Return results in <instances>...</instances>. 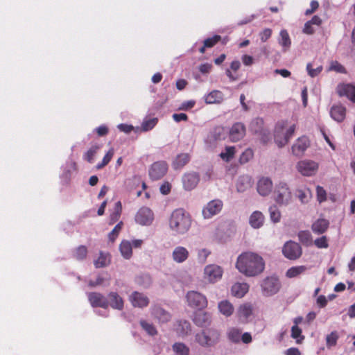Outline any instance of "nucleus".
<instances>
[{
    "label": "nucleus",
    "instance_id": "1",
    "mask_svg": "<svg viewBox=\"0 0 355 355\" xmlns=\"http://www.w3.org/2000/svg\"><path fill=\"white\" fill-rule=\"evenodd\" d=\"M236 268L246 277H256L263 272L265 261L258 254L245 252L238 257Z\"/></svg>",
    "mask_w": 355,
    "mask_h": 355
},
{
    "label": "nucleus",
    "instance_id": "2",
    "mask_svg": "<svg viewBox=\"0 0 355 355\" xmlns=\"http://www.w3.org/2000/svg\"><path fill=\"white\" fill-rule=\"evenodd\" d=\"M191 225V216L184 209H176L172 212L169 219V227L172 231L177 234H184Z\"/></svg>",
    "mask_w": 355,
    "mask_h": 355
},
{
    "label": "nucleus",
    "instance_id": "3",
    "mask_svg": "<svg viewBox=\"0 0 355 355\" xmlns=\"http://www.w3.org/2000/svg\"><path fill=\"white\" fill-rule=\"evenodd\" d=\"M195 342L203 348L214 347L220 340V331L214 327H205L195 334Z\"/></svg>",
    "mask_w": 355,
    "mask_h": 355
},
{
    "label": "nucleus",
    "instance_id": "4",
    "mask_svg": "<svg viewBox=\"0 0 355 355\" xmlns=\"http://www.w3.org/2000/svg\"><path fill=\"white\" fill-rule=\"evenodd\" d=\"M275 195V201L279 205H288L292 199L291 190L285 182H279L276 186Z\"/></svg>",
    "mask_w": 355,
    "mask_h": 355
},
{
    "label": "nucleus",
    "instance_id": "5",
    "mask_svg": "<svg viewBox=\"0 0 355 355\" xmlns=\"http://www.w3.org/2000/svg\"><path fill=\"white\" fill-rule=\"evenodd\" d=\"M189 306L197 309H202L207 306L206 297L199 292L191 291L186 295Z\"/></svg>",
    "mask_w": 355,
    "mask_h": 355
},
{
    "label": "nucleus",
    "instance_id": "6",
    "mask_svg": "<svg viewBox=\"0 0 355 355\" xmlns=\"http://www.w3.org/2000/svg\"><path fill=\"white\" fill-rule=\"evenodd\" d=\"M168 169V166L166 162H155L153 164H152L149 168V177L153 181L160 180L166 174Z\"/></svg>",
    "mask_w": 355,
    "mask_h": 355
},
{
    "label": "nucleus",
    "instance_id": "7",
    "mask_svg": "<svg viewBox=\"0 0 355 355\" xmlns=\"http://www.w3.org/2000/svg\"><path fill=\"white\" fill-rule=\"evenodd\" d=\"M282 253L286 258L290 260H296L302 256V250L299 243L289 241L284 244Z\"/></svg>",
    "mask_w": 355,
    "mask_h": 355
},
{
    "label": "nucleus",
    "instance_id": "8",
    "mask_svg": "<svg viewBox=\"0 0 355 355\" xmlns=\"http://www.w3.org/2000/svg\"><path fill=\"white\" fill-rule=\"evenodd\" d=\"M297 169L304 176H312L318 171V164L311 160L300 161Z\"/></svg>",
    "mask_w": 355,
    "mask_h": 355
},
{
    "label": "nucleus",
    "instance_id": "9",
    "mask_svg": "<svg viewBox=\"0 0 355 355\" xmlns=\"http://www.w3.org/2000/svg\"><path fill=\"white\" fill-rule=\"evenodd\" d=\"M261 286L264 295H272L279 291L280 283L277 278L268 277L263 280Z\"/></svg>",
    "mask_w": 355,
    "mask_h": 355
},
{
    "label": "nucleus",
    "instance_id": "10",
    "mask_svg": "<svg viewBox=\"0 0 355 355\" xmlns=\"http://www.w3.org/2000/svg\"><path fill=\"white\" fill-rule=\"evenodd\" d=\"M223 269L215 264L208 265L204 270V277L210 283H214L220 279L223 275Z\"/></svg>",
    "mask_w": 355,
    "mask_h": 355
},
{
    "label": "nucleus",
    "instance_id": "11",
    "mask_svg": "<svg viewBox=\"0 0 355 355\" xmlns=\"http://www.w3.org/2000/svg\"><path fill=\"white\" fill-rule=\"evenodd\" d=\"M223 206V202L220 200H211L202 209L204 218H210L216 215L221 211Z\"/></svg>",
    "mask_w": 355,
    "mask_h": 355
},
{
    "label": "nucleus",
    "instance_id": "12",
    "mask_svg": "<svg viewBox=\"0 0 355 355\" xmlns=\"http://www.w3.org/2000/svg\"><path fill=\"white\" fill-rule=\"evenodd\" d=\"M153 220V213L148 207H141L135 216V221L141 225H149Z\"/></svg>",
    "mask_w": 355,
    "mask_h": 355
},
{
    "label": "nucleus",
    "instance_id": "13",
    "mask_svg": "<svg viewBox=\"0 0 355 355\" xmlns=\"http://www.w3.org/2000/svg\"><path fill=\"white\" fill-rule=\"evenodd\" d=\"M245 126L241 122L232 125L229 131V138L231 141L236 142L242 139L245 135Z\"/></svg>",
    "mask_w": 355,
    "mask_h": 355
},
{
    "label": "nucleus",
    "instance_id": "14",
    "mask_svg": "<svg viewBox=\"0 0 355 355\" xmlns=\"http://www.w3.org/2000/svg\"><path fill=\"white\" fill-rule=\"evenodd\" d=\"M87 297L92 307L108 308V301L103 294L98 292H90L87 294Z\"/></svg>",
    "mask_w": 355,
    "mask_h": 355
},
{
    "label": "nucleus",
    "instance_id": "15",
    "mask_svg": "<svg viewBox=\"0 0 355 355\" xmlns=\"http://www.w3.org/2000/svg\"><path fill=\"white\" fill-rule=\"evenodd\" d=\"M151 314L159 323H166L171 318L170 313L158 305H155L151 308Z\"/></svg>",
    "mask_w": 355,
    "mask_h": 355
},
{
    "label": "nucleus",
    "instance_id": "16",
    "mask_svg": "<svg viewBox=\"0 0 355 355\" xmlns=\"http://www.w3.org/2000/svg\"><path fill=\"white\" fill-rule=\"evenodd\" d=\"M130 301L133 306L144 308L148 305V297L141 293L137 291L133 292L130 296Z\"/></svg>",
    "mask_w": 355,
    "mask_h": 355
},
{
    "label": "nucleus",
    "instance_id": "17",
    "mask_svg": "<svg viewBox=\"0 0 355 355\" xmlns=\"http://www.w3.org/2000/svg\"><path fill=\"white\" fill-rule=\"evenodd\" d=\"M200 178L196 173H188L182 177L183 187L186 190L194 189L198 184Z\"/></svg>",
    "mask_w": 355,
    "mask_h": 355
},
{
    "label": "nucleus",
    "instance_id": "18",
    "mask_svg": "<svg viewBox=\"0 0 355 355\" xmlns=\"http://www.w3.org/2000/svg\"><path fill=\"white\" fill-rule=\"evenodd\" d=\"M257 189L261 196H268L272 191V182L269 178L263 177L259 180Z\"/></svg>",
    "mask_w": 355,
    "mask_h": 355
},
{
    "label": "nucleus",
    "instance_id": "19",
    "mask_svg": "<svg viewBox=\"0 0 355 355\" xmlns=\"http://www.w3.org/2000/svg\"><path fill=\"white\" fill-rule=\"evenodd\" d=\"M108 306L121 311L124 307L123 298L116 292H110L107 295Z\"/></svg>",
    "mask_w": 355,
    "mask_h": 355
},
{
    "label": "nucleus",
    "instance_id": "20",
    "mask_svg": "<svg viewBox=\"0 0 355 355\" xmlns=\"http://www.w3.org/2000/svg\"><path fill=\"white\" fill-rule=\"evenodd\" d=\"M309 146V140L306 137L299 138L297 142L292 146V152L296 156H301Z\"/></svg>",
    "mask_w": 355,
    "mask_h": 355
},
{
    "label": "nucleus",
    "instance_id": "21",
    "mask_svg": "<svg viewBox=\"0 0 355 355\" xmlns=\"http://www.w3.org/2000/svg\"><path fill=\"white\" fill-rule=\"evenodd\" d=\"M340 96H347L350 101L355 103V86L350 84L340 85L338 89Z\"/></svg>",
    "mask_w": 355,
    "mask_h": 355
},
{
    "label": "nucleus",
    "instance_id": "22",
    "mask_svg": "<svg viewBox=\"0 0 355 355\" xmlns=\"http://www.w3.org/2000/svg\"><path fill=\"white\" fill-rule=\"evenodd\" d=\"M330 114L335 121L342 122L346 116V108L342 105H334L331 108Z\"/></svg>",
    "mask_w": 355,
    "mask_h": 355
},
{
    "label": "nucleus",
    "instance_id": "23",
    "mask_svg": "<svg viewBox=\"0 0 355 355\" xmlns=\"http://www.w3.org/2000/svg\"><path fill=\"white\" fill-rule=\"evenodd\" d=\"M265 217L259 211H254L252 213L249 218L250 226L254 229H259L263 226Z\"/></svg>",
    "mask_w": 355,
    "mask_h": 355
},
{
    "label": "nucleus",
    "instance_id": "24",
    "mask_svg": "<svg viewBox=\"0 0 355 355\" xmlns=\"http://www.w3.org/2000/svg\"><path fill=\"white\" fill-rule=\"evenodd\" d=\"M189 251L182 246L176 247L172 254L173 259L176 263H182L189 257Z\"/></svg>",
    "mask_w": 355,
    "mask_h": 355
},
{
    "label": "nucleus",
    "instance_id": "25",
    "mask_svg": "<svg viewBox=\"0 0 355 355\" xmlns=\"http://www.w3.org/2000/svg\"><path fill=\"white\" fill-rule=\"evenodd\" d=\"M329 226V222L324 218H319L315 220L311 225L312 231L317 234L324 233Z\"/></svg>",
    "mask_w": 355,
    "mask_h": 355
},
{
    "label": "nucleus",
    "instance_id": "26",
    "mask_svg": "<svg viewBox=\"0 0 355 355\" xmlns=\"http://www.w3.org/2000/svg\"><path fill=\"white\" fill-rule=\"evenodd\" d=\"M211 318L210 314L206 312L196 313L193 318L194 323L198 327H205L211 323Z\"/></svg>",
    "mask_w": 355,
    "mask_h": 355
},
{
    "label": "nucleus",
    "instance_id": "27",
    "mask_svg": "<svg viewBox=\"0 0 355 355\" xmlns=\"http://www.w3.org/2000/svg\"><path fill=\"white\" fill-rule=\"evenodd\" d=\"M189 160L190 155L189 153H180L178 155L173 161V168L175 170L181 169L189 162Z\"/></svg>",
    "mask_w": 355,
    "mask_h": 355
},
{
    "label": "nucleus",
    "instance_id": "28",
    "mask_svg": "<svg viewBox=\"0 0 355 355\" xmlns=\"http://www.w3.org/2000/svg\"><path fill=\"white\" fill-rule=\"evenodd\" d=\"M252 314V306L250 304H244L240 306L237 315L243 322H246L248 318Z\"/></svg>",
    "mask_w": 355,
    "mask_h": 355
},
{
    "label": "nucleus",
    "instance_id": "29",
    "mask_svg": "<svg viewBox=\"0 0 355 355\" xmlns=\"http://www.w3.org/2000/svg\"><path fill=\"white\" fill-rule=\"evenodd\" d=\"M249 286L246 283H236L232 287V293L236 297H242L248 291Z\"/></svg>",
    "mask_w": 355,
    "mask_h": 355
},
{
    "label": "nucleus",
    "instance_id": "30",
    "mask_svg": "<svg viewBox=\"0 0 355 355\" xmlns=\"http://www.w3.org/2000/svg\"><path fill=\"white\" fill-rule=\"evenodd\" d=\"M207 104L220 103L223 100V94L219 90H213L205 96Z\"/></svg>",
    "mask_w": 355,
    "mask_h": 355
},
{
    "label": "nucleus",
    "instance_id": "31",
    "mask_svg": "<svg viewBox=\"0 0 355 355\" xmlns=\"http://www.w3.org/2000/svg\"><path fill=\"white\" fill-rule=\"evenodd\" d=\"M227 338L233 343H239L241 341V329L238 327H230L227 329Z\"/></svg>",
    "mask_w": 355,
    "mask_h": 355
},
{
    "label": "nucleus",
    "instance_id": "32",
    "mask_svg": "<svg viewBox=\"0 0 355 355\" xmlns=\"http://www.w3.org/2000/svg\"><path fill=\"white\" fill-rule=\"evenodd\" d=\"M119 250L123 257L126 259H129L132 255V244L129 241H122L119 245Z\"/></svg>",
    "mask_w": 355,
    "mask_h": 355
},
{
    "label": "nucleus",
    "instance_id": "33",
    "mask_svg": "<svg viewBox=\"0 0 355 355\" xmlns=\"http://www.w3.org/2000/svg\"><path fill=\"white\" fill-rule=\"evenodd\" d=\"M295 130V125L293 124L289 127L286 133L284 136V141H279V132H276L275 135V141L277 146L280 148L284 146L289 141L290 138L293 136Z\"/></svg>",
    "mask_w": 355,
    "mask_h": 355
},
{
    "label": "nucleus",
    "instance_id": "34",
    "mask_svg": "<svg viewBox=\"0 0 355 355\" xmlns=\"http://www.w3.org/2000/svg\"><path fill=\"white\" fill-rule=\"evenodd\" d=\"M308 269L306 266H293L287 270L286 276L288 278H295L304 273Z\"/></svg>",
    "mask_w": 355,
    "mask_h": 355
},
{
    "label": "nucleus",
    "instance_id": "35",
    "mask_svg": "<svg viewBox=\"0 0 355 355\" xmlns=\"http://www.w3.org/2000/svg\"><path fill=\"white\" fill-rule=\"evenodd\" d=\"M110 263V255L109 253L100 252L99 256L94 261V264L96 268H103L109 265Z\"/></svg>",
    "mask_w": 355,
    "mask_h": 355
},
{
    "label": "nucleus",
    "instance_id": "36",
    "mask_svg": "<svg viewBox=\"0 0 355 355\" xmlns=\"http://www.w3.org/2000/svg\"><path fill=\"white\" fill-rule=\"evenodd\" d=\"M219 311L226 317L230 316L234 312L232 304L227 300H223L218 304Z\"/></svg>",
    "mask_w": 355,
    "mask_h": 355
},
{
    "label": "nucleus",
    "instance_id": "37",
    "mask_svg": "<svg viewBox=\"0 0 355 355\" xmlns=\"http://www.w3.org/2000/svg\"><path fill=\"white\" fill-rule=\"evenodd\" d=\"M279 36V43L284 48V51H286L291 44V41L287 31L282 30Z\"/></svg>",
    "mask_w": 355,
    "mask_h": 355
},
{
    "label": "nucleus",
    "instance_id": "38",
    "mask_svg": "<svg viewBox=\"0 0 355 355\" xmlns=\"http://www.w3.org/2000/svg\"><path fill=\"white\" fill-rule=\"evenodd\" d=\"M173 352L178 355H189L190 349L183 343H175L172 346Z\"/></svg>",
    "mask_w": 355,
    "mask_h": 355
},
{
    "label": "nucleus",
    "instance_id": "39",
    "mask_svg": "<svg viewBox=\"0 0 355 355\" xmlns=\"http://www.w3.org/2000/svg\"><path fill=\"white\" fill-rule=\"evenodd\" d=\"M295 195L302 203H307L311 197V193L309 189H297Z\"/></svg>",
    "mask_w": 355,
    "mask_h": 355
},
{
    "label": "nucleus",
    "instance_id": "40",
    "mask_svg": "<svg viewBox=\"0 0 355 355\" xmlns=\"http://www.w3.org/2000/svg\"><path fill=\"white\" fill-rule=\"evenodd\" d=\"M87 248L85 245H80L75 249L73 257L79 261L83 260L87 257Z\"/></svg>",
    "mask_w": 355,
    "mask_h": 355
},
{
    "label": "nucleus",
    "instance_id": "41",
    "mask_svg": "<svg viewBox=\"0 0 355 355\" xmlns=\"http://www.w3.org/2000/svg\"><path fill=\"white\" fill-rule=\"evenodd\" d=\"M140 325L148 335L155 336L157 334V331L153 324L149 323L146 320H141L140 321Z\"/></svg>",
    "mask_w": 355,
    "mask_h": 355
},
{
    "label": "nucleus",
    "instance_id": "42",
    "mask_svg": "<svg viewBox=\"0 0 355 355\" xmlns=\"http://www.w3.org/2000/svg\"><path fill=\"white\" fill-rule=\"evenodd\" d=\"M114 154V150L113 148H111L103 157V160L101 163H98L96 165L97 169H101L105 166L108 164V163L111 161Z\"/></svg>",
    "mask_w": 355,
    "mask_h": 355
},
{
    "label": "nucleus",
    "instance_id": "43",
    "mask_svg": "<svg viewBox=\"0 0 355 355\" xmlns=\"http://www.w3.org/2000/svg\"><path fill=\"white\" fill-rule=\"evenodd\" d=\"M339 336L338 332L334 331L331 334H328L326 337V345L328 348H331L336 346L338 340Z\"/></svg>",
    "mask_w": 355,
    "mask_h": 355
},
{
    "label": "nucleus",
    "instance_id": "44",
    "mask_svg": "<svg viewBox=\"0 0 355 355\" xmlns=\"http://www.w3.org/2000/svg\"><path fill=\"white\" fill-rule=\"evenodd\" d=\"M235 148L234 146H227L225 148V152L220 153V157L225 162L230 161L234 156Z\"/></svg>",
    "mask_w": 355,
    "mask_h": 355
},
{
    "label": "nucleus",
    "instance_id": "45",
    "mask_svg": "<svg viewBox=\"0 0 355 355\" xmlns=\"http://www.w3.org/2000/svg\"><path fill=\"white\" fill-rule=\"evenodd\" d=\"M269 213L270 220L276 223L280 221L281 219V213L279 209L275 205L270 206L269 207Z\"/></svg>",
    "mask_w": 355,
    "mask_h": 355
},
{
    "label": "nucleus",
    "instance_id": "46",
    "mask_svg": "<svg viewBox=\"0 0 355 355\" xmlns=\"http://www.w3.org/2000/svg\"><path fill=\"white\" fill-rule=\"evenodd\" d=\"M99 149V146L97 145L92 146L84 155V159L87 160L89 163H92L94 161V157L96 154L98 150Z\"/></svg>",
    "mask_w": 355,
    "mask_h": 355
},
{
    "label": "nucleus",
    "instance_id": "47",
    "mask_svg": "<svg viewBox=\"0 0 355 355\" xmlns=\"http://www.w3.org/2000/svg\"><path fill=\"white\" fill-rule=\"evenodd\" d=\"M158 119L157 118H152L145 120L141 123V129L144 131H148L152 130L157 123Z\"/></svg>",
    "mask_w": 355,
    "mask_h": 355
},
{
    "label": "nucleus",
    "instance_id": "48",
    "mask_svg": "<svg viewBox=\"0 0 355 355\" xmlns=\"http://www.w3.org/2000/svg\"><path fill=\"white\" fill-rule=\"evenodd\" d=\"M306 71L311 78H314L318 76L322 71V66H318L316 68H313V64L311 63H308L306 64Z\"/></svg>",
    "mask_w": 355,
    "mask_h": 355
},
{
    "label": "nucleus",
    "instance_id": "49",
    "mask_svg": "<svg viewBox=\"0 0 355 355\" xmlns=\"http://www.w3.org/2000/svg\"><path fill=\"white\" fill-rule=\"evenodd\" d=\"M291 337L297 339V343L304 338V336L302 335V329L297 325H293L291 328Z\"/></svg>",
    "mask_w": 355,
    "mask_h": 355
},
{
    "label": "nucleus",
    "instance_id": "50",
    "mask_svg": "<svg viewBox=\"0 0 355 355\" xmlns=\"http://www.w3.org/2000/svg\"><path fill=\"white\" fill-rule=\"evenodd\" d=\"M221 40V36L218 35H215L211 37H208L205 39L203 43L205 44V46L207 48H211L215 46L218 42Z\"/></svg>",
    "mask_w": 355,
    "mask_h": 355
},
{
    "label": "nucleus",
    "instance_id": "51",
    "mask_svg": "<svg viewBox=\"0 0 355 355\" xmlns=\"http://www.w3.org/2000/svg\"><path fill=\"white\" fill-rule=\"evenodd\" d=\"M122 222L119 223L108 234V239L110 241L114 242L117 238L122 228Z\"/></svg>",
    "mask_w": 355,
    "mask_h": 355
},
{
    "label": "nucleus",
    "instance_id": "52",
    "mask_svg": "<svg viewBox=\"0 0 355 355\" xmlns=\"http://www.w3.org/2000/svg\"><path fill=\"white\" fill-rule=\"evenodd\" d=\"M254 153L252 149H246L240 156L239 162L245 164L249 162L253 157Z\"/></svg>",
    "mask_w": 355,
    "mask_h": 355
},
{
    "label": "nucleus",
    "instance_id": "53",
    "mask_svg": "<svg viewBox=\"0 0 355 355\" xmlns=\"http://www.w3.org/2000/svg\"><path fill=\"white\" fill-rule=\"evenodd\" d=\"M298 237L300 241L304 244L308 245L309 243H311V236L310 232L308 231L300 232L298 234Z\"/></svg>",
    "mask_w": 355,
    "mask_h": 355
},
{
    "label": "nucleus",
    "instance_id": "54",
    "mask_svg": "<svg viewBox=\"0 0 355 355\" xmlns=\"http://www.w3.org/2000/svg\"><path fill=\"white\" fill-rule=\"evenodd\" d=\"M314 244L318 248H327L329 247L327 239L326 236H322L314 241Z\"/></svg>",
    "mask_w": 355,
    "mask_h": 355
},
{
    "label": "nucleus",
    "instance_id": "55",
    "mask_svg": "<svg viewBox=\"0 0 355 355\" xmlns=\"http://www.w3.org/2000/svg\"><path fill=\"white\" fill-rule=\"evenodd\" d=\"M317 199L319 202H324L327 200V193L322 187L317 186L316 187Z\"/></svg>",
    "mask_w": 355,
    "mask_h": 355
},
{
    "label": "nucleus",
    "instance_id": "56",
    "mask_svg": "<svg viewBox=\"0 0 355 355\" xmlns=\"http://www.w3.org/2000/svg\"><path fill=\"white\" fill-rule=\"evenodd\" d=\"M104 278L98 275L95 281L94 280H89L88 282V286L91 288L96 287L98 286L102 285L104 282Z\"/></svg>",
    "mask_w": 355,
    "mask_h": 355
},
{
    "label": "nucleus",
    "instance_id": "57",
    "mask_svg": "<svg viewBox=\"0 0 355 355\" xmlns=\"http://www.w3.org/2000/svg\"><path fill=\"white\" fill-rule=\"evenodd\" d=\"M180 326L182 327V334L187 335L191 331V327L189 322L184 320L180 322Z\"/></svg>",
    "mask_w": 355,
    "mask_h": 355
},
{
    "label": "nucleus",
    "instance_id": "58",
    "mask_svg": "<svg viewBox=\"0 0 355 355\" xmlns=\"http://www.w3.org/2000/svg\"><path fill=\"white\" fill-rule=\"evenodd\" d=\"M272 35V31L270 28H265L262 32L260 33V39L262 42H266Z\"/></svg>",
    "mask_w": 355,
    "mask_h": 355
},
{
    "label": "nucleus",
    "instance_id": "59",
    "mask_svg": "<svg viewBox=\"0 0 355 355\" xmlns=\"http://www.w3.org/2000/svg\"><path fill=\"white\" fill-rule=\"evenodd\" d=\"M171 189V185L169 182H164L159 188L160 192L164 195H167L170 193Z\"/></svg>",
    "mask_w": 355,
    "mask_h": 355
},
{
    "label": "nucleus",
    "instance_id": "60",
    "mask_svg": "<svg viewBox=\"0 0 355 355\" xmlns=\"http://www.w3.org/2000/svg\"><path fill=\"white\" fill-rule=\"evenodd\" d=\"M310 6H311V8L307 9L305 12V14L306 15H309L312 14L313 12H314L318 8L319 3L317 1L313 0V1H311V3H310Z\"/></svg>",
    "mask_w": 355,
    "mask_h": 355
},
{
    "label": "nucleus",
    "instance_id": "61",
    "mask_svg": "<svg viewBox=\"0 0 355 355\" xmlns=\"http://www.w3.org/2000/svg\"><path fill=\"white\" fill-rule=\"evenodd\" d=\"M118 128L121 132L130 133L133 130V126L131 125L121 123L118 125Z\"/></svg>",
    "mask_w": 355,
    "mask_h": 355
},
{
    "label": "nucleus",
    "instance_id": "62",
    "mask_svg": "<svg viewBox=\"0 0 355 355\" xmlns=\"http://www.w3.org/2000/svg\"><path fill=\"white\" fill-rule=\"evenodd\" d=\"M173 119L176 122H180L182 121H186L188 120V116L184 113L173 114Z\"/></svg>",
    "mask_w": 355,
    "mask_h": 355
},
{
    "label": "nucleus",
    "instance_id": "63",
    "mask_svg": "<svg viewBox=\"0 0 355 355\" xmlns=\"http://www.w3.org/2000/svg\"><path fill=\"white\" fill-rule=\"evenodd\" d=\"M211 68H212V65L211 64L205 63V64H202L200 65L199 71L202 73H207L211 71Z\"/></svg>",
    "mask_w": 355,
    "mask_h": 355
},
{
    "label": "nucleus",
    "instance_id": "64",
    "mask_svg": "<svg viewBox=\"0 0 355 355\" xmlns=\"http://www.w3.org/2000/svg\"><path fill=\"white\" fill-rule=\"evenodd\" d=\"M286 355H301L299 349L296 347H291L285 352Z\"/></svg>",
    "mask_w": 355,
    "mask_h": 355
}]
</instances>
